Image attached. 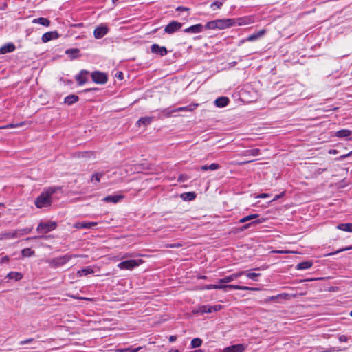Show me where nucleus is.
<instances>
[{
	"mask_svg": "<svg viewBox=\"0 0 352 352\" xmlns=\"http://www.w3.org/2000/svg\"><path fill=\"white\" fill-rule=\"evenodd\" d=\"M198 107V104L194 103L185 107H180L177 108H173L169 107L168 108L157 109V118L164 119V118H170L174 116L175 113L184 112V111H192Z\"/></svg>",
	"mask_w": 352,
	"mask_h": 352,
	"instance_id": "nucleus-1",
	"label": "nucleus"
},
{
	"mask_svg": "<svg viewBox=\"0 0 352 352\" xmlns=\"http://www.w3.org/2000/svg\"><path fill=\"white\" fill-rule=\"evenodd\" d=\"M58 186H51L44 190L36 199L35 205L38 208L50 206L52 203V195L60 190Z\"/></svg>",
	"mask_w": 352,
	"mask_h": 352,
	"instance_id": "nucleus-2",
	"label": "nucleus"
},
{
	"mask_svg": "<svg viewBox=\"0 0 352 352\" xmlns=\"http://www.w3.org/2000/svg\"><path fill=\"white\" fill-rule=\"evenodd\" d=\"M78 257L76 254H67L63 256L46 260L50 267L56 269L67 263L72 258Z\"/></svg>",
	"mask_w": 352,
	"mask_h": 352,
	"instance_id": "nucleus-3",
	"label": "nucleus"
},
{
	"mask_svg": "<svg viewBox=\"0 0 352 352\" xmlns=\"http://www.w3.org/2000/svg\"><path fill=\"white\" fill-rule=\"evenodd\" d=\"M234 24V19H217L206 23V28L210 30H223L231 27Z\"/></svg>",
	"mask_w": 352,
	"mask_h": 352,
	"instance_id": "nucleus-4",
	"label": "nucleus"
},
{
	"mask_svg": "<svg viewBox=\"0 0 352 352\" xmlns=\"http://www.w3.org/2000/svg\"><path fill=\"white\" fill-rule=\"evenodd\" d=\"M143 263L142 259H131L122 261L118 264L120 270H132Z\"/></svg>",
	"mask_w": 352,
	"mask_h": 352,
	"instance_id": "nucleus-5",
	"label": "nucleus"
},
{
	"mask_svg": "<svg viewBox=\"0 0 352 352\" xmlns=\"http://www.w3.org/2000/svg\"><path fill=\"white\" fill-rule=\"evenodd\" d=\"M56 227L57 223L54 221L41 222L36 228V231L39 233L46 234L54 230Z\"/></svg>",
	"mask_w": 352,
	"mask_h": 352,
	"instance_id": "nucleus-6",
	"label": "nucleus"
},
{
	"mask_svg": "<svg viewBox=\"0 0 352 352\" xmlns=\"http://www.w3.org/2000/svg\"><path fill=\"white\" fill-rule=\"evenodd\" d=\"M92 80L96 84L103 85L107 82L108 78L107 75L101 72L95 71L91 74Z\"/></svg>",
	"mask_w": 352,
	"mask_h": 352,
	"instance_id": "nucleus-7",
	"label": "nucleus"
},
{
	"mask_svg": "<svg viewBox=\"0 0 352 352\" xmlns=\"http://www.w3.org/2000/svg\"><path fill=\"white\" fill-rule=\"evenodd\" d=\"M265 32H266L265 30L263 29V30L258 31L257 32L250 34L245 38L241 40L239 42V45H241L246 41L252 42V41H257L259 38H261L262 36H263L265 35Z\"/></svg>",
	"mask_w": 352,
	"mask_h": 352,
	"instance_id": "nucleus-8",
	"label": "nucleus"
},
{
	"mask_svg": "<svg viewBox=\"0 0 352 352\" xmlns=\"http://www.w3.org/2000/svg\"><path fill=\"white\" fill-rule=\"evenodd\" d=\"M182 27V24L176 21H172L164 28V32L168 34H173Z\"/></svg>",
	"mask_w": 352,
	"mask_h": 352,
	"instance_id": "nucleus-9",
	"label": "nucleus"
},
{
	"mask_svg": "<svg viewBox=\"0 0 352 352\" xmlns=\"http://www.w3.org/2000/svg\"><path fill=\"white\" fill-rule=\"evenodd\" d=\"M89 72L85 69L81 70L75 77L78 85L82 86L87 82Z\"/></svg>",
	"mask_w": 352,
	"mask_h": 352,
	"instance_id": "nucleus-10",
	"label": "nucleus"
},
{
	"mask_svg": "<svg viewBox=\"0 0 352 352\" xmlns=\"http://www.w3.org/2000/svg\"><path fill=\"white\" fill-rule=\"evenodd\" d=\"M245 348L246 347L244 344H237L226 347L223 349L220 350L219 352H243Z\"/></svg>",
	"mask_w": 352,
	"mask_h": 352,
	"instance_id": "nucleus-11",
	"label": "nucleus"
},
{
	"mask_svg": "<svg viewBox=\"0 0 352 352\" xmlns=\"http://www.w3.org/2000/svg\"><path fill=\"white\" fill-rule=\"evenodd\" d=\"M222 308V305H203L199 307V314L200 313H212L220 310Z\"/></svg>",
	"mask_w": 352,
	"mask_h": 352,
	"instance_id": "nucleus-12",
	"label": "nucleus"
},
{
	"mask_svg": "<svg viewBox=\"0 0 352 352\" xmlns=\"http://www.w3.org/2000/svg\"><path fill=\"white\" fill-rule=\"evenodd\" d=\"M242 271H239L219 280L221 283H228L243 276Z\"/></svg>",
	"mask_w": 352,
	"mask_h": 352,
	"instance_id": "nucleus-13",
	"label": "nucleus"
},
{
	"mask_svg": "<svg viewBox=\"0 0 352 352\" xmlns=\"http://www.w3.org/2000/svg\"><path fill=\"white\" fill-rule=\"evenodd\" d=\"M151 51L152 53L160 54L161 56H164L167 54V50L164 46H160L157 44H153L151 47Z\"/></svg>",
	"mask_w": 352,
	"mask_h": 352,
	"instance_id": "nucleus-14",
	"label": "nucleus"
},
{
	"mask_svg": "<svg viewBox=\"0 0 352 352\" xmlns=\"http://www.w3.org/2000/svg\"><path fill=\"white\" fill-rule=\"evenodd\" d=\"M58 37L59 34L56 31H51L43 34L41 40L43 43H47L51 40L56 39Z\"/></svg>",
	"mask_w": 352,
	"mask_h": 352,
	"instance_id": "nucleus-15",
	"label": "nucleus"
},
{
	"mask_svg": "<svg viewBox=\"0 0 352 352\" xmlns=\"http://www.w3.org/2000/svg\"><path fill=\"white\" fill-rule=\"evenodd\" d=\"M16 46L13 43H7L0 47V54H6L14 52Z\"/></svg>",
	"mask_w": 352,
	"mask_h": 352,
	"instance_id": "nucleus-16",
	"label": "nucleus"
},
{
	"mask_svg": "<svg viewBox=\"0 0 352 352\" xmlns=\"http://www.w3.org/2000/svg\"><path fill=\"white\" fill-rule=\"evenodd\" d=\"M155 113L156 111H155ZM155 118L158 119L157 118V116L155 117V116H145V117H142L140 118L138 122H137V124L138 126H148L149 125Z\"/></svg>",
	"mask_w": 352,
	"mask_h": 352,
	"instance_id": "nucleus-17",
	"label": "nucleus"
},
{
	"mask_svg": "<svg viewBox=\"0 0 352 352\" xmlns=\"http://www.w3.org/2000/svg\"><path fill=\"white\" fill-rule=\"evenodd\" d=\"M124 196L122 195H109L102 199V201L106 203H113L117 204L123 199Z\"/></svg>",
	"mask_w": 352,
	"mask_h": 352,
	"instance_id": "nucleus-18",
	"label": "nucleus"
},
{
	"mask_svg": "<svg viewBox=\"0 0 352 352\" xmlns=\"http://www.w3.org/2000/svg\"><path fill=\"white\" fill-rule=\"evenodd\" d=\"M98 225L97 222H77L74 224V227L77 229H90L94 226Z\"/></svg>",
	"mask_w": 352,
	"mask_h": 352,
	"instance_id": "nucleus-19",
	"label": "nucleus"
},
{
	"mask_svg": "<svg viewBox=\"0 0 352 352\" xmlns=\"http://www.w3.org/2000/svg\"><path fill=\"white\" fill-rule=\"evenodd\" d=\"M108 32V29L104 26H98L94 31V35L96 38H101Z\"/></svg>",
	"mask_w": 352,
	"mask_h": 352,
	"instance_id": "nucleus-20",
	"label": "nucleus"
},
{
	"mask_svg": "<svg viewBox=\"0 0 352 352\" xmlns=\"http://www.w3.org/2000/svg\"><path fill=\"white\" fill-rule=\"evenodd\" d=\"M65 54L73 60L79 57L80 50L78 48H70L65 51Z\"/></svg>",
	"mask_w": 352,
	"mask_h": 352,
	"instance_id": "nucleus-21",
	"label": "nucleus"
},
{
	"mask_svg": "<svg viewBox=\"0 0 352 352\" xmlns=\"http://www.w3.org/2000/svg\"><path fill=\"white\" fill-rule=\"evenodd\" d=\"M229 99L227 97L221 96L217 98L214 103L217 107H224L228 105Z\"/></svg>",
	"mask_w": 352,
	"mask_h": 352,
	"instance_id": "nucleus-22",
	"label": "nucleus"
},
{
	"mask_svg": "<svg viewBox=\"0 0 352 352\" xmlns=\"http://www.w3.org/2000/svg\"><path fill=\"white\" fill-rule=\"evenodd\" d=\"M94 273V271L93 268L91 266H87L81 270H79L77 272V276L79 277H81V276L89 275V274H91Z\"/></svg>",
	"mask_w": 352,
	"mask_h": 352,
	"instance_id": "nucleus-23",
	"label": "nucleus"
},
{
	"mask_svg": "<svg viewBox=\"0 0 352 352\" xmlns=\"http://www.w3.org/2000/svg\"><path fill=\"white\" fill-rule=\"evenodd\" d=\"M235 287H236V285H226L219 282L217 284H214V289H223L225 292H227L228 289H236Z\"/></svg>",
	"mask_w": 352,
	"mask_h": 352,
	"instance_id": "nucleus-24",
	"label": "nucleus"
},
{
	"mask_svg": "<svg viewBox=\"0 0 352 352\" xmlns=\"http://www.w3.org/2000/svg\"><path fill=\"white\" fill-rule=\"evenodd\" d=\"M79 100V97L75 94H71L66 96L64 99V102L68 105H72Z\"/></svg>",
	"mask_w": 352,
	"mask_h": 352,
	"instance_id": "nucleus-25",
	"label": "nucleus"
},
{
	"mask_svg": "<svg viewBox=\"0 0 352 352\" xmlns=\"http://www.w3.org/2000/svg\"><path fill=\"white\" fill-rule=\"evenodd\" d=\"M313 262L310 261H303L297 264L296 269L298 270H303L309 269L312 267Z\"/></svg>",
	"mask_w": 352,
	"mask_h": 352,
	"instance_id": "nucleus-26",
	"label": "nucleus"
},
{
	"mask_svg": "<svg viewBox=\"0 0 352 352\" xmlns=\"http://www.w3.org/2000/svg\"><path fill=\"white\" fill-rule=\"evenodd\" d=\"M220 168L219 164L216 163H212L210 165H203L199 167V169L202 171H208V170H216Z\"/></svg>",
	"mask_w": 352,
	"mask_h": 352,
	"instance_id": "nucleus-27",
	"label": "nucleus"
},
{
	"mask_svg": "<svg viewBox=\"0 0 352 352\" xmlns=\"http://www.w3.org/2000/svg\"><path fill=\"white\" fill-rule=\"evenodd\" d=\"M242 272L243 273V276L244 275L254 281H258V277L261 276L259 273L251 272L250 271H242Z\"/></svg>",
	"mask_w": 352,
	"mask_h": 352,
	"instance_id": "nucleus-28",
	"label": "nucleus"
},
{
	"mask_svg": "<svg viewBox=\"0 0 352 352\" xmlns=\"http://www.w3.org/2000/svg\"><path fill=\"white\" fill-rule=\"evenodd\" d=\"M352 134V131L349 129H341L336 133V137L338 138H345L349 137Z\"/></svg>",
	"mask_w": 352,
	"mask_h": 352,
	"instance_id": "nucleus-29",
	"label": "nucleus"
},
{
	"mask_svg": "<svg viewBox=\"0 0 352 352\" xmlns=\"http://www.w3.org/2000/svg\"><path fill=\"white\" fill-rule=\"evenodd\" d=\"M196 197H197V194L195 192H184L180 195V197L184 201H192V200L195 199L196 198Z\"/></svg>",
	"mask_w": 352,
	"mask_h": 352,
	"instance_id": "nucleus-30",
	"label": "nucleus"
},
{
	"mask_svg": "<svg viewBox=\"0 0 352 352\" xmlns=\"http://www.w3.org/2000/svg\"><path fill=\"white\" fill-rule=\"evenodd\" d=\"M336 228L344 232H352V223H340L338 224Z\"/></svg>",
	"mask_w": 352,
	"mask_h": 352,
	"instance_id": "nucleus-31",
	"label": "nucleus"
},
{
	"mask_svg": "<svg viewBox=\"0 0 352 352\" xmlns=\"http://www.w3.org/2000/svg\"><path fill=\"white\" fill-rule=\"evenodd\" d=\"M32 23L41 24L43 26L47 27L50 24V21L47 18L39 17V18L34 19L32 21Z\"/></svg>",
	"mask_w": 352,
	"mask_h": 352,
	"instance_id": "nucleus-32",
	"label": "nucleus"
},
{
	"mask_svg": "<svg viewBox=\"0 0 352 352\" xmlns=\"http://www.w3.org/2000/svg\"><path fill=\"white\" fill-rule=\"evenodd\" d=\"M9 279H14L15 280H20L23 278V274L17 272H10L6 276Z\"/></svg>",
	"mask_w": 352,
	"mask_h": 352,
	"instance_id": "nucleus-33",
	"label": "nucleus"
},
{
	"mask_svg": "<svg viewBox=\"0 0 352 352\" xmlns=\"http://www.w3.org/2000/svg\"><path fill=\"white\" fill-rule=\"evenodd\" d=\"M35 252L30 248H24L21 250V254L24 257H30L34 255Z\"/></svg>",
	"mask_w": 352,
	"mask_h": 352,
	"instance_id": "nucleus-34",
	"label": "nucleus"
},
{
	"mask_svg": "<svg viewBox=\"0 0 352 352\" xmlns=\"http://www.w3.org/2000/svg\"><path fill=\"white\" fill-rule=\"evenodd\" d=\"M32 230V228H25L23 229L16 230L18 237L21 236L25 234H30Z\"/></svg>",
	"mask_w": 352,
	"mask_h": 352,
	"instance_id": "nucleus-35",
	"label": "nucleus"
},
{
	"mask_svg": "<svg viewBox=\"0 0 352 352\" xmlns=\"http://www.w3.org/2000/svg\"><path fill=\"white\" fill-rule=\"evenodd\" d=\"M258 217H259V215L258 214H250V215H248V216L241 219L239 220V223H245L247 221L255 219L258 218Z\"/></svg>",
	"mask_w": 352,
	"mask_h": 352,
	"instance_id": "nucleus-36",
	"label": "nucleus"
},
{
	"mask_svg": "<svg viewBox=\"0 0 352 352\" xmlns=\"http://www.w3.org/2000/svg\"><path fill=\"white\" fill-rule=\"evenodd\" d=\"M237 290H243V291H258L260 290L258 287H251L248 286H242L236 285V287H235Z\"/></svg>",
	"mask_w": 352,
	"mask_h": 352,
	"instance_id": "nucleus-37",
	"label": "nucleus"
},
{
	"mask_svg": "<svg viewBox=\"0 0 352 352\" xmlns=\"http://www.w3.org/2000/svg\"><path fill=\"white\" fill-rule=\"evenodd\" d=\"M251 23H252V21L250 17H243L238 19V24L239 25H248Z\"/></svg>",
	"mask_w": 352,
	"mask_h": 352,
	"instance_id": "nucleus-38",
	"label": "nucleus"
},
{
	"mask_svg": "<svg viewBox=\"0 0 352 352\" xmlns=\"http://www.w3.org/2000/svg\"><path fill=\"white\" fill-rule=\"evenodd\" d=\"M259 153H260L259 149L254 148V149L245 151V155H246V156H250V155L257 156L259 155Z\"/></svg>",
	"mask_w": 352,
	"mask_h": 352,
	"instance_id": "nucleus-39",
	"label": "nucleus"
},
{
	"mask_svg": "<svg viewBox=\"0 0 352 352\" xmlns=\"http://www.w3.org/2000/svg\"><path fill=\"white\" fill-rule=\"evenodd\" d=\"M104 175L103 173H96L91 176V181L92 182H100L101 177Z\"/></svg>",
	"mask_w": 352,
	"mask_h": 352,
	"instance_id": "nucleus-40",
	"label": "nucleus"
},
{
	"mask_svg": "<svg viewBox=\"0 0 352 352\" xmlns=\"http://www.w3.org/2000/svg\"><path fill=\"white\" fill-rule=\"evenodd\" d=\"M4 236L7 239H15L18 238L17 232L16 230L9 232L8 233H6L4 234Z\"/></svg>",
	"mask_w": 352,
	"mask_h": 352,
	"instance_id": "nucleus-41",
	"label": "nucleus"
},
{
	"mask_svg": "<svg viewBox=\"0 0 352 352\" xmlns=\"http://www.w3.org/2000/svg\"><path fill=\"white\" fill-rule=\"evenodd\" d=\"M186 32H193V33H197L198 32V24L192 25L186 29H185Z\"/></svg>",
	"mask_w": 352,
	"mask_h": 352,
	"instance_id": "nucleus-42",
	"label": "nucleus"
},
{
	"mask_svg": "<svg viewBox=\"0 0 352 352\" xmlns=\"http://www.w3.org/2000/svg\"><path fill=\"white\" fill-rule=\"evenodd\" d=\"M222 4L221 1H213L210 5V7L213 10H215L216 9L220 8L222 6Z\"/></svg>",
	"mask_w": 352,
	"mask_h": 352,
	"instance_id": "nucleus-43",
	"label": "nucleus"
},
{
	"mask_svg": "<svg viewBox=\"0 0 352 352\" xmlns=\"http://www.w3.org/2000/svg\"><path fill=\"white\" fill-rule=\"evenodd\" d=\"M32 341H33L32 338L26 339V340L20 341L19 344L20 345H25V344H29V343L32 342Z\"/></svg>",
	"mask_w": 352,
	"mask_h": 352,
	"instance_id": "nucleus-44",
	"label": "nucleus"
},
{
	"mask_svg": "<svg viewBox=\"0 0 352 352\" xmlns=\"http://www.w3.org/2000/svg\"><path fill=\"white\" fill-rule=\"evenodd\" d=\"M262 221H260V220H257V221H253V222H251L250 223H248V224H245L243 226V229H248L250 227V226L253 223H261Z\"/></svg>",
	"mask_w": 352,
	"mask_h": 352,
	"instance_id": "nucleus-45",
	"label": "nucleus"
},
{
	"mask_svg": "<svg viewBox=\"0 0 352 352\" xmlns=\"http://www.w3.org/2000/svg\"><path fill=\"white\" fill-rule=\"evenodd\" d=\"M191 344L193 348L198 347V338H195L194 339H192V340L191 341Z\"/></svg>",
	"mask_w": 352,
	"mask_h": 352,
	"instance_id": "nucleus-46",
	"label": "nucleus"
},
{
	"mask_svg": "<svg viewBox=\"0 0 352 352\" xmlns=\"http://www.w3.org/2000/svg\"><path fill=\"white\" fill-rule=\"evenodd\" d=\"M339 341L341 342H346L348 341V337L345 335H341L339 336Z\"/></svg>",
	"mask_w": 352,
	"mask_h": 352,
	"instance_id": "nucleus-47",
	"label": "nucleus"
},
{
	"mask_svg": "<svg viewBox=\"0 0 352 352\" xmlns=\"http://www.w3.org/2000/svg\"><path fill=\"white\" fill-rule=\"evenodd\" d=\"M180 246H181V244H179V243H173V244H168V245H166V248H179Z\"/></svg>",
	"mask_w": 352,
	"mask_h": 352,
	"instance_id": "nucleus-48",
	"label": "nucleus"
},
{
	"mask_svg": "<svg viewBox=\"0 0 352 352\" xmlns=\"http://www.w3.org/2000/svg\"><path fill=\"white\" fill-rule=\"evenodd\" d=\"M201 289H214V284L207 285L204 286V287H202Z\"/></svg>",
	"mask_w": 352,
	"mask_h": 352,
	"instance_id": "nucleus-49",
	"label": "nucleus"
},
{
	"mask_svg": "<svg viewBox=\"0 0 352 352\" xmlns=\"http://www.w3.org/2000/svg\"><path fill=\"white\" fill-rule=\"evenodd\" d=\"M10 258L8 256H5L1 258V263H5L9 261Z\"/></svg>",
	"mask_w": 352,
	"mask_h": 352,
	"instance_id": "nucleus-50",
	"label": "nucleus"
},
{
	"mask_svg": "<svg viewBox=\"0 0 352 352\" xmlns=\"http://www.w3.org/2000/svg\"><path fill=\"white\" fill-rule=\"evenodd\" d=\"M168 339H169L170 342H173L177 340V336L175 335H173V336H170Z\"/></svg>",
	"mask_w": 352,
	"mask_h": 352,
	"instance_id": "nucleus-51",
	"label": "nucleus"
},
{
	"mask_svg": "<svg viewBox=\"0 0 352 352\" xmlns=\"http://www.w3.org/2000/svg\"><path fill=\"white\" fill-rule=\"evenodd\" d=\"M268 197H269V195L266 194V193H262L258 196V198H262V199L267 198Z\"/></svg>",
	"mask_w": 352,
	"mask_h": 352,
	"instance_id": "nucleus-52",
	"label": "nucleus"
},
{
	"mask_svg": "<svg viewBox=\"0 0 352 352\" xmlns=\"http://www.w3.org/2000/svg\"><path fill=\"white\" fill-rule=\"evenodd\" d=\"M82 26H83L82 23H76V24L72 25V27H74V28H81Z\"/></svg>",
	"mask_w": 352,
	"mask_h": 352,
	"instance_id": "nucleus-53",
	"label": "nucleus"
},
{
	"mask_svg": "<svg viewBox=\"0 0 352 352\" xmlns=\"http://www.w3.org/2000/svg\"><path fill=\"white\" fill-rule=\"evenodd\" d=\"M124 351H129V352H138L139 351V348L133 349L131 350L130 349H125Z\"/></svg>",
	"mask_w": 352,
	"mask_h": 352,
	"instance_id": "nucleus-54",
	"label": "nucleus"
},
{
	"mask_svg": "<svg viewBox=\"0 0 352 352\" xmlns=\"http://www.w3.org/2000/svg\"><path fill=\"white\" fill-rule=\"evenodd\" d=\"M38 238H45V236H34V237H28L25 239V240H31L33 239H38Z\"/></svg>",
	"mask_w": 352,
	"mask_h": 352,
	"instance_id": "nucleus-55",
	"label": "nucleus"
},
{
	"mask_svg": "<svg viewBox=\"0 0 352 352\" xmlns=\"http://www.w3.org/2000/svg\"><path fill=\"white\" fill-rule=\"evenodd\" d=\"M351 154H352V151H351V152H350V153H348V154H346V155H342V156L341 157V158H342V159L346 158V157H347L350 156Z\"/></svg>",
	"mask_w": 352,
	"mask_h": 352,
	"instance_id": "nucleus-56",
	"label": "nucleus"
},
{
	"mask_svg": "<svg viewBox=\"0 0 352 352\" xmlns=\"http://www.w3.org/2000/svg\"><path fill=\"white\" fill-rule=\"evenodd\" d=\"M278 296H279V295H278V296H271V297L270 298V300H275V299H276Z\"/></svg>",
	"mask_w": 352,
	"mask_h": 352,
	"instance_id": "nucleus-57",
	"label": "nucleus"
},
{
	"mask_svg": "<svg viewBox=\"0 0 352 352\" xmlns=\"http://www.w3.org/2000/svg\"><path fill=\"white\" fill-rule=\"evenodd\" d=\"M168 352H179V351L178 349H172L169 350Z\"/></svg>",
	"mask_w": 352,
	"mask_h": 352,
	"instance_id": "nucleus-58",
	"label": "nucleus"
},
{
	"mask_svg": "<svg viewBox=\"0 0 352 352\" xmlns=\"http://www.w3.org/2000/svg\"><path fill=\"white\" fill-rule=\"evenodd\" d=\"M337 153L336 150H331L329 151V153Z\"/></svg>",
	"mask_w": 352,
	"mask_h": 352,
	"instance_id": "nucleus-59",
	"label": "nucleus"
},
{
	"mask_svg": "<svg viewBox=\"0 0 352 352\" xmlns=\"http://www.w3.org/2000/svg\"><path fill=\"white\" fill-rule=\"evenodd\" d=\"M178 180L179 181H183V176L182 175L179 176V178H178Z\"/></svg>",
	"mask_w": 352,
	"mask_h": 352,
	"instance_id": "nucleus-60",
	"label": "nucleus"
},
{
	"mask_svg": "<svg viewBox=\"0 0 352 352\" xmlns=\"http://www.w3.org/2000/svg\"><path fill=\"white\" fill-rule=\"evenodd\" d=\"M280 197V195H276V197L274 198V200L278 199Z\"/></svg>",
	"mask_w": 352,
	"mask_h": 352,
	"instance_id": "nucleus-61",
	"label": "nucleus"
},
{
	"mask_svg": "<svg viewBox=\"0 0 352 352\" xmlns=\"http://www.w3.org/2000/svg\"><path fill=\"white\" fill-rule=\"evenodd\" d=\"M201 343H202V341L201 339H199V346L201 345Z\"/></svg>",
	"mask_w": 352,
	"mask_h": 352,
	"instance_id": "nucleus-62",
	"label": "nucleus"
},
{
	"mask_svg": "<svg viewBox=\"0 0 352 352\" xmlns=\"http://www.w3.org/2000/svg\"><path fill=\"white\" fill-rule=\"evenodd\" d=\"M349 315L352 317V310L350 311Z\"/></svg>",
	"mask_w": 352,
	"mask_h": 352,
	"instance_id": "nucleus-63",
	"label": "nucleus"
},
{
	"mask_svg": "<svg viewBox=\"0 0 352 352\" xmlns=\"http://www.w3.org/2000/svg\"><path fill=\"white\" fill-rule=\"evenodd\" d=\"M1 283H2V280H0V284H1Z\"/></svg>",
	"mask_w": 352,
	"mask_h": 352,
	"instance_id": "nucleus-64",
	"label": "nucleus"
}]
</instances>
